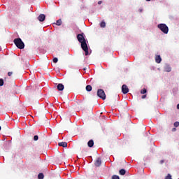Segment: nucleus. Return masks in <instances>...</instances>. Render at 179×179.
<instances>
[{
	"label": "nucleus",
	"instance_id": "7ed1b4c3",
	"mask_svg": "<svg viewBox=\"0 0 179 179\" xmlns=\"http://www.w3.org/2000/svg\"><path fill=\"white\" fill-rule=\"evenodd\" d=\"M81 48L85 52V55H89V48L87 47V43H86V41L81 43Z\"/></svg>",
	"mask_w": 179,
	"mask_h": 179
},
{
	"label": "nucleus",
	"instance_id": "5701e85b",
	"mask_svg": "<svg viewBox=\"0 0 179 179\" xmlns=\"http://www.w3.org/2000/svg\"><path fill=\"white\" fill-rule=\"evenodd\" d=\"M173 125L174 127H176V128H177L178 127H179V122H176Z\"/></svg>",
	"mask_w": 179,
	"mask_h": 179
},
{
	"label": "nucleus",
	"instance_id": "f3484780",
	"mask_svg": "<svg viewBox=\"0 0 179 179\" xmlns=\"http://www.w3.org/2000/svg\"><path fill=\"white\" fill-rule=\"evenodd\" d=\"M57 26H61L62 24V20L61 19L58 20L56 22Z\"/></svg>",
	"mask_w": 179,
	"mask_h": 179
},
{
	"label": "nucleus",
	"instance_id": "423d86ee",
	"mask_svg": "<svg viewBox=\"0 0 179 179\" xmlns=\"http://www.w3.org/2000/svg\"><path fill=\"white\" fill-rule=\"evenodd\" d=\"M122 92L123 94H127V93L129 92V89H128V86H127V85H123L122 86Z\"/></svg>",
	"mask_w": 179,
	"mask_h": 179
},
{
	"label": "nucleus",
	"instance_id": "393cba45",
	"mask_svg": "<svg viewBox=\"0 0 179 179\" xmlns=\"http://www.w3.org/2000/svg\"><path fill=\"white\" fill-rule=\"evenodd\" d=\"M34 141H38V136H37V135L34 136Z\"/></svg>",
	"mask_w": 179,
	"mask_h": 179
},
{
	"label": "nucleus",
	"instance_id": "b1692460",
	"mask_svg": "<svg viewBox=\"0 0 179 179\" xmlns=\"http://www.w3.org/2000/svg\"><path fill=\"white\" fill-rule=\"evenodd\" d=\"M53 62H54L55 64H57V62H58V58L55 57V58L53 59Z\"/></svg>",
	"mask_w": 179,
	"mask_h": 179
},
{
	"label": "nucleus",
	"instance_id": "bb28decb",
	"mask_svg": "<svg viewBox=\"0 0 179 179\" xmlns=\"http://www.w3.org/2000/svg\"><path fill=\"white\" fill-rule=\"evenodd\" d=\"M141 99H146V95H143V96H141Z\"/></svg>",
	"mask_w": 179,
	"mask_h": 179
},
{
	"label": "nucleus",
	"instance_id": "2f4dec72",
	"mask_svg": "<svg viewBox=\"0 0 179 179\" xmlns=\"http://www.w3.org/2000/svg\"><path fill=\"white\" fill-rule=\"evenodd\" d=\"M147 1V2H149L150 0H146Z\"/></svg>",
	"mask_w": 179,
	"mask_h": 179
},
{
	"label": "nucleus",
	"instance_id": "f03ea898",
	"mask_svg": "<svg viewBox=\"0 0 179 179\" xmlns=\"http://www.w3.org/2000/svg\"><path fill=\"white\" fill-rule=\"evenodd\" d=\"M158 29L164 33V34H167L169 33V27L166 24H159L157 25Z\"/></svg>",
	"mask_w": 179,
	"mask_h": 179
},
{
	"label": "nucleus",
	"instance_id": "f8f14e48",
	"mask_svg": "<svg viewBox=\"0 0 179 179\" xmlns=\"http://www.w3.org/2000/svg\"><path fill=\"white\" fill-rule=\"evenodd\" d=\"M87 145H88L89 148H93V146L94 145V141H93V140H90L87 143Z\"/></svg>",
	"mask_w": 179,
	"mask_h": 179
},
{
	"label": "nucleus",
	"instance_id": "a878e982",
	"mask_svg": "<svg viewBox=\"0 0 179 179\" xmlns=\"http://www.w3.org/2000/svg\"><path fill=\"white\" fill-rule=\"evenodd\" d=\"M11 75H13V73L9 71V72L8 73V76H10Z\"/></svg>",
	"mask_w": 179,
	"mask_h": 179
},
{
	"label": "nucleus",
	"instance_id": "c85d7f7f",
	"mask_svg": "<svg viewBox=\"0 0 179 179\" xmlns=\"http://www.w3.org/2000/svg\"><path fill=\"white\" fill-rule=\"evenodd\" d=\"M101 3H102V1H100L98 2V5H101Z\"/></svg>",
	"mask_w": 179,
	"mask_h": 179
},
{
	"label": "nucleus",
	"instance_id": "f704fd0d",
	"mask_svg": "<svg viewBox=\"0 0 179 179\" xmlns=\"http://www.w3.org/2000/svg\"><path fill=\"white\" fill-rule=\"evenodd\" d=\"M176 128L173 129V131H175Z\"/></svg>",
	"mask_w": 179,
	"mask_h": 179
},
{
	"label": "nucleus",
	"instance_id": "4468645a",
	"mask_svg": "<svg viewBox=\"0 0 179 179\" xmlns=\"http://www.w3.org/2000/svg\"><path fill=\"white\" fill-rule=\"evenodd\" d=\"M126 173H127V171H125V169H120L119 171V173L120 174V176H125Z\"/></svg>",
	"mask_w": 179,
	"mask_h": 179
},
{
	"label": "nucleus",
	"instance_id": "6e6552de",
	"mask_svg": "<svg viewBox=\"0 0 179 179\" xmlns=\"http://www.w3.org/2000/svg\"><path fill=\"white\" fill-rule=\"evenodd\" d=\"M38 20H39V22H44L45 20V15L44 14H41L38 17Z\"/></svg>",
	"mask_w": 179,
	"mask_h": 179
},
{
	"label": "nucleus",
	"instance_id": "0eeeda50",
	"mask_svg": "<svg viewBox=\"0 0 179 179\" xmlns=\"http://www.w3.org/2000/svg\"><path fill=\"white\" fill-rule=\"evenodd\" d=\"M94 166H96V167H100V166H101V159L97 158L94 162Z\"/></svg>",
	"mask_w": 179,
	"mask_h": 179
},
{
	"label": "nucleus",
	"instance_id": "7c9ffc66",
	"mask_svg": "<svg viewBox=\"0 0 179 179\" xmlns=\"http://www.w3.org/2000/svg\"><path fill=\"white\" fill-rule=\"evenodd\" d=\"M83 71H86V68H84V69H83Z\"/></svg>",
	"mask_w": 179,
	"mask_h": 179
},
{
	"label": "nucleus",
	"instance_id": "473e14b6",
	"mask_svg": "<svg viewBox=\"0 0 179 179\" xmlns=\"http://www.w3.org/2000/svg\"><path fill=\"white\" fill-rule=\"evenodd\" d=\"M1 129H2V127H1V126H0V131H1Z\"/></svg>",
	"mask_w": 179,
	"mask_h": 179
},
{
	"label": "nucleus",
	"instance_id": "f257e3e1",
	"mask_svg": "<svg viewBox=\"0 0 179 179\" xmlns=\"http://www.w3.org/2000/svg\"><path fill=\"white\" fill-rule=\"evenodd\" d=\"M14 44L20 50H23V48H24V43H23V41H22L20 38L14 39Z\"/></svg>",
	"mask_w": 179,
	"mask_h": 179
},
{
	"label": "nucleus",
	"instance_id": "20e7f679",
	"mask_svg": "<svg viewBox=\"0 0 179 179\" xmlns=\"http://www.w3.org/2000/svg\"><path fill=\"white\" fill-rule=\"evenodd\" d=\"M97 96L98 97H100V99H102V100H106V93L104 92V90L99 89L97 91Z\"/></svg>",
	"mask_w": 179,
	"mask_h": 179
},
{
	"label": "nucleus",
	"instance_id": "412c9836",
	"mask_svg": "<svg viewBox=\"0 0 179 179\" xmlns=\"http://www.w3.org/2000/svg\"><path fill=\"white\" fill-rule=\"evenodd\" d=\"M165 179H173L171 178V175L170 173H168L167 176H166Z\"/></svg>",
	"mask_w": 179,
	"mask_h": 179
},
{
	"label": "nucleus",
	"instance_id": "c756f323",
	"mask_svg": "<svg viewBox=\"0 0 179 179\" xmlns=\"http://www.w3.org/2000/svg\"><path fill=\"white\" fill-rule=\"evenodd\" d=\"M177 108L179 110V103L177 105Z\"/></svg>",
	"mask_w": 179,
	"mask_h": 179
},
{
	"label": "nucleus",
	"instance_id": "2eb2a0df",
	"mask_svg": "<svg viewBox=\"0 0 179 179\" xmlns=\"http://www.w3.org/2000/svg\"><path fill=\"white\" fill-rule=\"evenodd\" d=\"M85 89H86L87 92H92V85H87Z\"/></svg>",
	"mask_w": 179,
	"mask_h": 179
},
{
	"label": "nucleus",
	"instance_id": "1a4fd4ad",
	"mask_svg": "<svg viewBox=\"0 0 179 179\" xmlns=\"http://www.w3.org/2000/svg\"><path fill=\"white\" fill-rule=\"evenodd\" d=\"M59 146H62V148H68L67 142H60L58 143Z\"/></svg>",
	"mask_w": 179,
	"mask_h": 179
},
{
	"label": "nucleus",
	"instance_id": "aec40b11",
	"mask_svg": "<svg viewBox=\"0 0 179 179\" xmlns=\"http://www.w3.org/2000/svg\"><path fill=\"white\" fill-rule=\"evenodd\" d=\"M112 179H120V176H117V175H113L112 176Z\"/></svg>",
	"mask_w": 179,
	"mask_h": 179
},
{
	"label": "nucleus",
	"instance_id": "9d476101",
	"mask_svg": "<svg viewBox=\"0 0 179 179\" xmlns=\"http://www.w3.org/2000/svg\"><path fill=\"white\" fill-rule=\"evenodd\" d=\"M155 62H157V64H160V62H162V57H160V55L156 56Z\"/></svg>",
	"mask_w": 179,
	"mask_h": 179
},
{
	"label": "nucleus",
	"instance_id": "6ab92c4d",
	"mask_svg": "<svg viewBox=\"0 0 179 179\" xmlns=\"http://www.w3.org/2000/svg\"><path fill=\"white\" fill-rule=\"evenodd\" d=\"M146 92H147L146 89L144 88V89L141 90V94H145V93H146Z\"/></svg>",
	"mask_w": 179,
	"mask_h": 179
},
{
	"label": "nucleus",
	"instance_id": "a211bd4d",
	"mask_svg": "<svg viewBox=\"0 0 179 179\" xmlns=\"http://www.w3.org/2000/svg\"><path fill=\"white\" fill-rule=\"evenodd\" d=\"M100 27L104 28L106 27V22L102 21L100 24Z\"/></svg>",
	"mask_w": 179,
	"mask_h": 179
},
{
	"label": "nucleus",
	"instance_id": "4be33fe9",
	"mask_svg": "<svg viewBox=\"0 0 179 179\" xmlns=\"http://www.w3.org/2000/svg\"><path fill=\"white\" fill-rule=\"evenodd\" d=\"M4 82H3V79L0 78V86H2L3 85Z\"/></svg>",
	"mask_w": 179,
	"mask_h": 179
},
{
	"label": "nucleus",
	"instance_id": "ddd939ff",
	"mask_svg": "<svg viewBox=\"0 0 179 179\" xmlns=\"http://www.w3.org/2000/svg\"><path fill=\"white\" fill-rule=\"evenodd\" d=\"M165 72H171V67L169 65L165 66L164 67Z\"/></svg>",
	"mask_w": 179,
	"mask_h": 179
},
{
	"label": "nucleus",
	"instance_id": "72a5a7b5",
	"mask_svg": "<svg viewBox=\"0 0 179 179\" xmlns=\"http://www.w3.org/2000/svg\"><path fill=\"white\" fill-rule=\"evenodd\" d=\"M176 128L173 129V131H175Z\"/></svg>",
	"mask_w": 179,
	"mask_h": 179
},
{
	"label": "nucleus",
	"instance_id": "dca6fc26",
	"mask_svg": "<svg viewBox=\"0 0 179 179\" xmlns=\"http://www.w3.org/2000/svg\"><path fill=\"white\" fill-rule=\"evenodd\" d=\"M38 179H44V174L43 173H41L38 175Z\"/></svg>",
	"mask_w": 179,
	"mask_h": 179
},
{
	"label": "nucleus",
	"instance_id": "cd10ccee",
	"mask_svg": "<svg viewBox=\"0 0 179 179\" xmlns=\"http://www.w3.org/2000/svg\"><path fill=\"white\" fill-rule=\"evenodd\" d=\"M163 163H164V160L162 159L160 161V164H163Z\"/></svg>",
	"mask_w": 179,
	"mask_h": 179
},
{
	"label": "nucleus",
	"instance_id": "39448f33",
	"mask_svg": "<svg viewBox=\"0 0 179 179\" xmlns=\"http://www.w3.org/2000/svg\"><path fill=\"white\" fill-rule=\"evenodd\" d=\"M83 33L77 35V40L79 41V43H82L84 41H86V39L85 38V36H83Z\"/></svg>",
	"mask_w": 179,
	"mask_h": 179
},
{
	"label": "nucleus",
	"instance_id": "9b49d317",
	"mask_svg": "<svg viewBox=\"0 0 179 179\" xmlns=\"http://www.w3.org/2000/svg\"><path fill=\"white\" fill-rule=\"evenodd\" d=\"M64 87L62 84L59 83L57 85V90H59V92H62V90H64Z\"/></svg>",
	"mask_w": 179,
	"mask_h": 179
}]
</instances>
